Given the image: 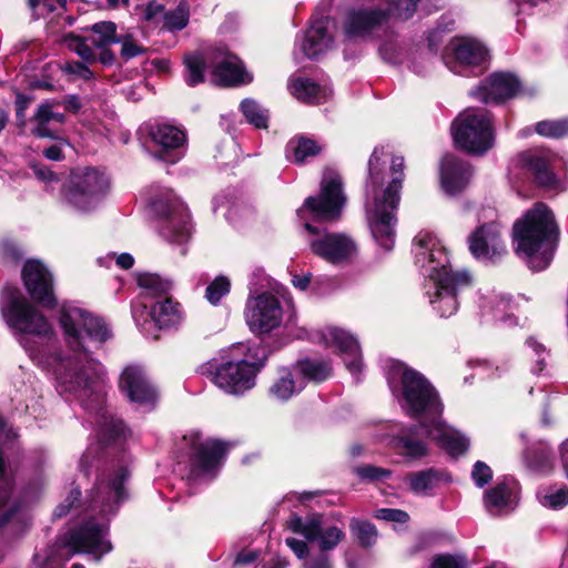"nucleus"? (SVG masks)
<instances>
[{"instance_id": "bb28decb", "label": "nucleus", "mask_w": 568, "mask_h": 568, "mask_svg": "<svg viewBox=\"0 0 568 568\" xmlns=\"http://www.w3.org/2000/svg\"><path fill=\"white\" fill-rule=\"evenodd\" d=\"M417 419L419 420V426L387 436L388 445L400 456L412 460L420 459L428 455V447L422 439V436L428 437L427 430L423 428V418Z\"/></svg>"}, {"instance_id": "7c9ffc66", "label": "nucleus", "mask_w": 568, "mask_h": 568, "mask_svg": "<svg viewBox=\"0 0 568 568\" xmlns=\"http://www.w3.org/2000/svg\"><path fill=\"white\" fill-rule=\"evenodd\" d=\"M322 151V145L315 140L297 136L288 141L286 145V158L288 161L302 164L310 158L317 155Z\"/></svg>"}, {"instance_id": "9b49d317", "label": "nucleus", "mask_w": 568, "mask_h": 568, "mask_svg": "<svg viewBox=\"0 0 568 568\" xmlns=\"http://www.w3.org/2000/svg\"><path fill=\"white\" fill-rule=\"evenodd\" d=\"M489 54L486 45L473 37H456L449 41L445 49V64L456 74L469 75L480 72L488 61Z\"/></svg>"}, {"instance_id": "20e7f679", "label": "nucleus", "mask_w": 568, "mask_h": 568, "mask_svg": "<svg viewBox=\"0 0 568 568\" xmlns=\"http://www.w3.org/2000/svg\"><path fill=\"white\" fill-rule=\"evenodd\" d=\"M346 197L343 192L341 176L328 171L321 183L317 196H310L297 210V216L305 221V230L313 236L308 240L312 253L329 264L345 265L351 263L355 252L353 236L343 232H323L313 226L308 220L333 222L341 217Z\"/></svg>"}, {"instance_id": "8fccbe9b", "label": "nucleus", "mask_w": 568, "mask_h": 568, "mask_svg": "<svg viewBox=\"0 0 568 568\" xmlns=\"http://www.w3.org/2000/svg\"><path fill=\"white\" fill-rule=\"evenodd\" d=\"M116 43L121 44L120 55L123 60H130L145 52V48L138 43L131 34L119 36Z\"/></svg>"}, {"instance_id": "e2e57ef3", "label": "nucleus", "mask_w": 568, "mask_h": 568, "mask_svg": "<svg viewBox=\"0 0 568 568\" xmlns=\"http://www.w3.org/2000/svg\"><path fill=\"white\" fill-rule=\"evenodd\" d=\"M559 456L561 467L564 469L565 476L568 479V438L565 439L559 446Z\"/></svg>"}, {"instance_id": "13d9d810", "label": "nucleus", "mask_w": 568, "mask_h": 568, "mask_svg": "<svg viewBox=\"0 0 568 568\" xmlns=\"http://www.w3.org/2000/svg\"><path fill=\"white\" fill-rule=\"evenodd\" d=\"M286 545L301 559L304 558L307 555V552H308L307 545L303 540H298V539H295V538H287L286 539Z\"/></svg>"}, {"instance_id": "a19ab883", "label": "nucleus", "mask_w": 568, "mask_h": 568, "mask_svg": "<svg viewBox=\"0 0 568 568\" xmlns=\"http://www.w3.org/2000/svg\"><path fill=\"white\" fill-rule=\"evenodd\" d=\"M189 6L182 1L173 11L163 12L162 28L169 31L182 30L189 22Z\"/></svg>"}, {"instance_id": "a878e982", "label": "nucleus", "mask_w": 568, "mask_h": 568, "mask_svg": "<svg viewBox=\"0 0 568 568\" xmlns=\"http://www.w3.org/2000/svg\"><path fill=\"white\" fill-rule=\"evenodd\" d=\"M120 388L128 398L139 405H153L156 392L146 378L144 372L138 366L126 367L120 379Z\"/></svg>"}, {"instance_id": "0eeeda50", "label": "nucleus", "mask_w": 568, "mask_h": 568, "mask_svg": "<svg viewBox=\"0 0 568 568\" xmlns=\"http://www.w3.org/2000/svg\"><path fill=\"white\" fill-rule=\"evenodd\" d=\"M184 63L187 70L186 82L192 87L203 82L206 67L212 69L213 81L220 85H236L251 81L237 57L225 49L186 54Z\"/></svg>"}, {"instance_id": "c85d7f7f", "label": "nucleus", "mask_w": 568, "mask_h": 568, "mask_svg": "<svg viewBox=\"0 0 568 568\" xmlns=\"http://www.w3.org/2000/svg\"><path fill=\"white\" fill-rule=\"evenodd\" d=\"M471 176L470 166L455 158L445 155L440 165V182L443 190L448 194L462 192Z\"/></svg>"}, {"instance_id": "864d4df0", "label": "nucleus", "mask_w": 568, "mask_h": 568, "mask_svg": "<svg viewBox=\"0 0 568 568\" xmlns=\"http://www.w3.org/2000/svg\"><path fill=\"white\" fill-rule=\"evenodd\" d=\"M432 568H467V561L462 556L442 555L434 559Z\"/></svg>"}, {"instance_id": "7ed1b4c3", "label": "nucleus", "mask_w": 568, "mask_h": 568, "mask_svg": "<svg viewBox=\"0 0 568 568\" xmlns=\"http://www.w3.org/2000/svg\"><path fill=\"white\" fill-rule=\"evenodd\" d=\"M404 158L389 145L376 146L368 160L365 211L371 233L379 246L390 251L396 237V210L405 178Z\"/></svg>"}, {"instance_id": "a211bd4d", "label": "nucleus", "mask_w": 568, "mask_h": 568, "mask_svg": "<svg viewBox=\"0 0 568 568\" xmlns=\"http://www.w3.org/2000/svg\"><path fill=\"white\" fill-rule=\"evenodd\" d=\"M22 280L31 298L43 307H53L55 296L53 293L52 275L39 261H28L22 270Z\"/></svg>"}, {"instance_id": "680f3d73", "label": "nucleus", "mask_w": 568, "mask_h": 568, "mask_svg": "<svg viewBox=\"0 0 568 568\" xmlns=\"http://www.w3.org/2000/svg\"><path fill=\"white\" fill-rule=\"evenodd\" d=\"M311 278H312L311 273H306V274H302V275L295 274L292 277V284L296 288L304 291L308 287L310 283H311Z\"/></svg>"}, {"instance_id": "bf43d9fd", "label": "nucleus", "mask_w": 568, "mask_h": 568, "mask_svg": "<svg viewBox=\"0 0 568 568\" xmlns=\"http://www.w3.org/2000/svg\"><path fill=\"white\" fill-rule=\"evenodd\" d=\"M32 171H33L34 175L41 181L50 182L55 179L54 173L52 171H50L48 168H45L44 165L33 164Z\"/></svg>"}, {"instance_id": "58836bf2", "label": "nucleus", "mask_w": 568, "mask_h": 568, "mask_svg": "<svg viewBox=\"0 0 568 568\" xmlns=\"http://www.w3.org/2000/svg\"><path fill=\"white\" fill-rule=\"evenodd\" d=\"M300 373L312 382H323L331 375V366L327 362L318 359H304L298 362Z\"/></svg>"}, {"instance_id": "393cba45", "label": "nucleus", "mask_w": 568, "mask_h": 568, "mask_svg": "<svg viewBox=\"0 0 568 568\" xmlns=\"http://www.w3.org/2000/svg\"><path fill=\"white\" fill-rule=\"evenodd\" d=\"M469 251L478 260L494 261L506 253L497 224H487L469 236Z\"/></svg>"}, {"instance_id": "49530a36", "label": "nucleus", "mask_w": 568, "mask_h": 568, "mask_svg": "<svg viewBox=\"0 0 568 568\" xmlns=\"http://www.w3.org/2000/svg\"><path fill=\"white\" fill-rule=\"evenodd\" d=\"M536 132L547 138H561L568 133V120L538 122L536 124Z\"/></svg>"}, {"instance_id": "423d86ee", "label": "nucleus", "mask_w": 568, "mask_h": 568, "mask_svg": "<svg viewBox=\"0 0 568 568\" xmlns=\"http://www.w3.org/2000/svg\"><path fill=\"white\" fill-rule=\"evenodd\" d=\"M556 240L554 214L542 203L536 204L514 224L516 252L532 271H541L550 264Z\"/></svg>"}, {"instance_id": "774afa93", "label": "nucleus", "mask_w": 568, "mask_h": 568, "mask_svg": "<svg viewBox=\"0 0 568 568\" xmlns=\"http://www.w3.org/2000/svg\"><path fill=\"white\" fill-rule=\"evenodd\" d=\"M304 568H332L326 557L321 556L305 562Z\"/></svg>"}, {"instance_id": "cd10ccee", "label": "nucleus", "mask_w": 568, "mask_h": 568, "mask_svg": "<svg viewBox=\"0 0 568 568\" xmlns=\"http://www.w3.org/2000/svg\"><path fill=\"white\" fill-rule=\"evenodd\" d=\"M519 162L531 171L538 182L547 189L564 190L561 181L552 173L549 155L540 150H529L519 154Z\"/></svg>"}, {"instance_id": "2eb2a0df", "label": "nucleus", "mask_w": 568, "mask_h": 568, "mask_svg": "<svg viewBox=\"0 0 568 568\" xmlns=\"http://www.w3.org/2000/svg\"><path fill=\"white\" fill-rule=\"evenodd\" d=\"M245 321L254 334H268L283 322L280 300L271 293L252 296L245 305Z\"/></svg>"}, {"instance_id": "f3484780", "label": "nucleus", "mask_w": 568, "mask_h": 568, "mask_svg": "<svg viewBox=\"0 0 568 568\" xmlns=\"http://www.w3.org/2000/svg\"><path fill=\"white\" fill-rule=\"evenodd\" d=\"M153 210L160 216H171L164 234L169 241L184 243L191 235V224L186 210L171 191L151 202Z\"/></svg>"}, {"instance_id": "4c0bfd02", "label": "nucleus", "mask_w": 568, "mask_h": 568, "mask_svg": "<svg viewBox=\"0 0 568 568\" xmlns=\"http://www.w3.org/2000/svg\"><path fill=\"white\" fill-rule=\"evenodd\" d=\"M300 389L301 386L296 385L292 373L287 369H282L270 387V395L276 400H287Z\"/></svg>"}, {"instance_id": "f257e3e1", "label": "nucleus", "mask_w": 568, "mask_h": 568, "mask_svg": "<svg viewBox=\"0 0 568 568\" xmlns=\"http://www.w3.org/2000/svg\"><path fill=\"white\" fill-rule=\"evenodd\" d=\"M61 326L73 352L72 356L44 358L33 352L23 339L21 344L39 365L52 366L59 387L63 392L77 393L87 389L93 378L99 375V365L93 362L87 351L85 343H103L110 336L105 324L99 317L75 306H64L60 316Z\"/></svg>"}, {"instance_id": "6e6d98bb", "label": "nucleus", "mask_w": 568, "mask_h": 568, "mask_svg": "<svg viewBox=\"0 0 568 568\" xmlns=\"http://www.w3.org/2000/svg\"><path fill=\"white\" fill-rule=\"evenodd\" d=\"M29 7L34 11L36 16L44 17L45 13L52 12L57 9L51 0H28Z\"/></svg>"}, {"instance_id": "5fc2aeb1", "label": "nucleus", "mask_w": 568, "mask_h": 568, "mask_svg": "<svg viewBox=\"0 0 568 568\" xmlns=\"http://www.w3.org/2000/svg\"><path fill=\"white\" fill-rule=\"evenodd\" d=\"M471 478L478 487H483L493 478V471L484 462H477L473 467Z\"/></svg>"}, {"instance_id": "3c124183", "label": "nucleus", "mask_w": 568, "mask_h": 568, "mask_svg": "<svg viewBox=\"0 0 568 568\" xmlns=\"http://www.w3.org/2000/svg\"><path fill=\"white\" fill-rule=\"evenodd\" d=\"M389 474L388 470L372 465L357 466V480L362 481H379L387 478Z\"/></svg>"}, {"instance_id": "b1692460", "label": "nucleus", "mask_w": 568, "mask_h": 568, "mask_svg": "<svg viewBox=\"0 0 568 568\" xmlns=\"http://www.w3.org/2000/svg\"><path fill=\"white\" fill-rule=\"evenodd\" d=\"M128 477V470L121 466L112 474H103L95 487L93 494V503L102 506V511L112 513L114 506L118 505L125 496L124 481Z\"/></svg>"}, {"instance_id": "39448f33", "label": "nucleus", "mask_w": 568, "mask_h": 568, "mask_svg": "<svg viewBox=\"0 0 568 568\" xmlns=\"http://www.w3.org/2000/svg\"><path fill=\"white\" fill-rule=\"evenodd\" d=\"M415 264L425 276V293L433 308L449 317L458 310L457 294L470 284L466 271H452L449 257L439 240L429 231H420L414 239Z\"/></svg>"}, {"instance_id": "f704fd0d", "label": "nucleus", "mask_w": 568, "mask_h": 568, "mask_svg": "<svg viewBox=\"0 0 568 568\" xmlns=\"http://www.w3.org/2000/svg\"><path fill=\"white\" fill-rule=\"evenodd\" d=\"M323 343L341 355H351L355 339L353 335L339 327H327L321 333Z\"/></svg>"}, {"instance_id": "e433bc0d", "label": "nucleus", "mask_w": 568, "mask_h": 568, "mask_svg": "<svg viewBox=\"0 0 568 568\" xmlns=\"http://www.w3.org/2000/svg\"><path fill=\"white\" fill-rule=\"evenodd\" d=\"M151 138L163 150L178 149L183 145L185 134L176 126L169 124L156 125L151 131Z\"/></svg>"}, {"instance_id": "a18cd8bd", "label": "nucleus", "mask_w": 568, "mask_h": 568, "mask_svg": "<svg viewBox=\"0 0 568 568\" xmlns=\"http://www.w3.org/2000/svg\"><path fill=\"white\" fill-rule=\"evenodd\" d=\"M135 10L143 21L153 23L156 27L162 26L164 7L155 0L140 4Z\"/></svg>"}, {"instance_id": "dca6fc26", "label": "nucleus", "mask_w": 568, "mask_h": 568, "mask_svg": "<svg viewBox=\"0 0 568 568\" xmlns=\"http://www.w3.org/2000/svg\"><path fill=\"white\" fill-rule=\"evenodd\" d=\"M118 38L115 23L101 21L90 28V34L88 37L81 38L70 33L65 36L64 42L68 48L74 51L83 61L94 62L97 54L93 48L103 49L111 43H116Z\"/></svg>"}, {"instance_id": "79ce46f5", "label": "nucleus", "mask_w": 568, "mask_h": 568, "mask_svg": "<svg viewBox=\"0 0 568 568\" xmlns=\"http://www.w3.org/2000/svg\"><path fill=\"white\" fill-rule=\"evenodd\" d=\"M526 352L527 356L531 361H535V365L531 367V372L534 374L542 373L549 357V351L546 348V346L538 342L536 338L529 337L526 341Z\"/></svg>"}, {"instance_id": "de8ad7c7", "label": "nucleus", "mask_w": 568, "mask_h": 568, "mask_svg": "<svg viewBox=\"0 0 568 568\" xmlns=\"http://www.w3.org/2000/svg\"><path fill=\"white\" fill-rule=\"evenodd\" d=\"M231 288V282L225 276H217L207 287L205 296L211 304H217Z\"/></svg>"}, {"instance_id": "c756f323", "label": "nucleus", "mask_w": 568, "mask_h": 568, "mask_svg": "<svg viewBox=\"0 0 568 568\" xmlns=\"http://www.w3.org/2000/svg\"><path fill=\"white\" fill-rule=\"evenodd\" d=\"M290 93L298 101L310 104H320L331 97V90L311 79L293 77L287 83Z\"/></svg>"}, {"instance_id": "473e14b6", "label": "nucleus", "mask_w": 568, "mask_h": 568, "mask_svg": "<svg viewBox=\"0 0 568 568\" xmlns=\"http://www.w3.org/2000/svg\"><path fill=\"white\" fill-rule=\"evenodd\" d=\"M336 12L343 41L353 43L355 40V0H338Z\"/></svg>"}, {"instance_id": "f8f14e48", "label": "nucleus", "mask_w": 568, "mask_h": 568, "mask_svg": "<svg viewBox=\"0 0 568 568\" xmlns=\"http://www.w3.org/2000/svg\"><path fill=\"white\" fill-rule=\"evenodd\" d=\"M2 314L7 324L19 333L44 338L52 334L48 320L18 293L10 295Z\"/></svg>"}, {"instance_id": "72a5a7b5", "label": "nucleus", "mask_w": 568, "mask_h": 568, "mask_svg": "<svg viewBox=\"0 0 568 568\" xmlns=\"http://www.w3.org/2000/svg\"><path fill=\"white\" fill-rule=\"evenodd\" d=\"M53 103L47 101L39 105L37 112L32 116V121L36 126L32 129V133L38 138H53L51 131L48 129V124L51 121L62 123L64 115L53 111Z\"/></svg>"}, {"instance_id": "9d476101", "label": "nucleus", "mask_w": 568, "mask_h": 568, "mask_svg": "<svg viewBox=\"0 0 568 568\" xmlns=\"http://www.w3.org/2000/svg\"><path fill=\"white\" fill-rule=\"evenodd\" d=\"M109 180L103 172L93 168L78 170L71 174L64 193V201L78 211H89L106 192Z\"/></svg>"}, {"instance_id": "6ab92c4d", "label": "nucleus", "mask_w": 568, "mask_h": 568, "mask_svg": "<svg viewBox=\"0 0 568 568\" xmlns=\"http://www.w3.org/2000/svg\"><path fill=\"white\" fill-rule=\"evenodd\" d=\"M143 304L141 308H134L133 317L145 332L148 324L153 323L159 328H169L179 325L183 320V311L178 302L170 297L155 302L150 310Z\"/></svg>"}, {"instance_id": "aec40b11", "label": "nucleus", "mask_w": 568, "mask_h": 568, "mask_svg": "<svg viewBox=\"0 0 568 568\" xmlns=\"http://www.w3.org/2000/svg\"><path fill=\"white\" fill-rule=\"evenodd\" d=\"M287 527L296 534H301L311 542H317L322 550H329L343 539V531L333 525L324 524L320 517L303 520L293 516L287 521Z\"/></svg>"}, {"instance_id": "2f4dec72", "label": "nucleus", "mask_w": 568, "mask_h": 568, "mask_svg": "<svg viewBox=\"0 0 568 568\" xmlns=\"http://www.w3.org/2000/svg\"><path fill=\"white\" fill-rule=\"evenodd\" d=\"M484 504L486 509L493 515H498L510 508L513 504L511 488L506 483L497 484L485 493Z\"/></svg>"}, {"instance_id": "4d7b16f0", "label": "nucleus", "mask_w": 568, "mask_h": 568, "mask_svg": "<svg viewBox=\"0 0 568 568\" xmlns=\"http://www.w3.org/2000/svg\"><path fill=\"white\" fill-rule=\"evenodd\" d=\"M377 517L388 521L405 523L408 519V515L399 509H379Z\"/></svg>"}, {"instance_id": "0e129e2a", "label": "nucleus", "mask_w": 568, "mask_h": 568, "mask_svg": "<svg viewBox=\"0 0 568 568\" xmlns=\"http://www.w3.org/2000/svg\"><path fill=\"white\" fill-rule=\"evenodd\" d=\"M79 496H80V491H79L78 489L72 490V491L70 493V496H69V497H68V499H67V500H68V503H69V504H68V506H64V505L59 506V507L57 508V510L54 511V515H55L57 517H61L62 515H64V514L69 510V508H70V506L72 505V503H74L75 500H78Z\"/></svg>"}, {"instance_id": "412c9836", "label": "nucleus", "mask_w": 568, "mask_h": 568, "mask_svg": "<svg viewBox=\"0 0 568 568\" xmlns=\"http://www.w3.org/2000/svg\"><path fill=\"white\" fill-rule=\"evenodd\" d=\"M328 19L318 18L312 21L310 28L296 44L294 52L297 61L306 59H318L331 50L333 37L328 32Z\"/></svg>"}, {"instance_id": "c03bdc74", "label": "nucleus", "mask_w": 568, "mask_h": 568, "mask_svg": "<svg viewBox=\"0 0 568 568\" xmlns=\"http://www.w3.org/2000/svg\"><path fill=\"white\" fill-rule=\"evenodd\" d=\"M139 285L145 291L146 295L160 296L166 294L172 283L169 280L162 278L156 274H142L139 276Z\"/></svg>"}, {"instance_id": "c9c22d12", "label": "nucleus", "mask_w": 568, "mask_h": 568, "mask_svg": "<svg viewBox=\"0 0 568 568\" xmlns=\"http://www.w3.org/2000/svg\"><path fill=\"white\" fill-rule=\"evenodd\" d=\"M444 474L433 468L410 473L405 477L409 489L418 495L427 494L442 480Z\"/></svg>"}, {"instance_id": "ddd939ff", "label": "nucleus", "mask_w": 568, "mask_h": 568, "mask_svg": "<svg viewBox=\"0 0 568 568\" xmlns=\"http://www.w3.org/2000/svg\"><path fill=\"white\" fill-rule=\"evenodd\" d=\"M246 354L245 358L233 359L219 365L213 374V383L231 395L243 394L255 385L256 374L262 365Z\"/></svg>"}, {"instance_id": "5701e85b", "label": "nucleus", "mask_w": 568, "mask_h": 568, "mask_svg": "<svg viewBox=\"0 0 568 568\" xmlns=\"http://www.w3.org/2000/svg\"><path fill=\"white\" fill-rule=\"evenodd\" d=\"M520 82L508 72H496L483 84L471 91V94L485 103H500L517 95Z\"/></svg>"}, {"instance_id": "1a4fd4ad", "label": "nucleus", "mask_w": 568, "mask_h": 568, "mask_svg": "<svg viewBox=\"0 0 568 568\" xmlns=\"http://www.w3.org/2000/svg\"><path fill=\"white\" fill-rule=\"evenodd\" d=\"M419 0H385V8L378 4L375 8L357 11V37L386 34L392 20H408L416 11Z\"/></svg>"}, {"instance_id": "338daca9", "label": "nucleus", "mask_w": 568, "mask_h": 568, "mask_svg": "<svg viewBox=\"0 0 568 568\" xmlns=\"http://www.w3.org/2000/svg\"><path fill=\"white\" fill-rule=\"evenodd\" d=\"M257 558V554L255 551H246L237 555L234 564L235 565H248L255 561Z\"/></svg>"}, {"instance_id": "4be33fe9", "label": "nucleus", "mask_w": 568, "mask_h": 568, "mask_svg": "<svg viewBox=\"0 0 568 568\" xmlns=\"http://www.w3.org/2000/svg\"><path fill=\"white\" fill-rule=\"evenodd\" d=\"M184 440L190 445L194 456V465L202 474L214 473L227 450L226 445L221 440H203L197 432L185 435Z\"/></svg>"}, {"instance_id": "ea45409f", "label": "nucleus", "mask_w": 568, "mask_h": 568, "mask_svg": "<svg viewBox=\"0 0 568 568\" xmlns=\"http://www.w3.org/2000/svg\"><path fill=\"white\" fill-rule=\"evenodd\" d=\"M537 496L540 504L547 508L559 509L568 504V488L564 485L542 488Z\"/></svg>"}, {"instance_id": "6e6552de", "label": "nucleus", "mask_w": 568, "mask_h": 568, "mask_svg": "<svg viewBox=\"0 0 568 568\" xmlns=\"http://www.w3.org/2000/svg\"><path fill=\"white\" fill-rule=\"evenodd\" d=\"M452 130L456 145L467 153L480 155L493 146L491 120L484 109H466L456 118Z\"/></svg>"}, {"instance_id": "603ef678", "label": "nucleus", "mask_w": 568, "mask_h": 568, "mask_svg": "<svg viewBox=\"0 0 568 568\" xmlns=\"http://www.w3.org/2000/svg\"><path fill=\"white\" fill-rule=\"evenodd\" d=\"M63 73L71 77V80L83 79L89 80L92 78L93 72L82 62L67 61L61 65Z\"/></svg>"}, {"instance_id": "09e8293b", "label": "nucleus", "mask_w": 568, "mask_h": 568, "mask_svg": "<svg viewBox=\"0 0 568 568\" xmlns=\"http://www.w3.org/2000/svg\"><path fill=\"white\" fill-rule=\"evenodd\" d=\"M378 532L374 525L367 521L357 523V547L369 548L377 542Z\"/></svg>"}, {"instance_id": "37998d69", "label": "nucleus", "mask_w": 568, "mask_h": 568, "mask_svg": "<svg viewBox=\"0 0 568 568\" xmlns=\"http://www.w3.org/2000/svg\"><path fill=\"white\" fill-rule=\"evenodd\" d=\"M241 110L248 123L257 129L267 128L268 113L256 101L246 99L241 103Z\"/></svg>"}, {"instance_id": "f03ea898", "label": "nucleus", "mask_w": 568, "mask_h": 568, "mask_svg": "<svg viewBox=\"0 0 568 568\" xmlns=\"http://www.w3.org/2000/svg\"><path fill=\"white\" fill-rule=\"evenodd\" d=\"M386 377L393 395L402 409L413 418H423L427 436L453 456L464 454L469 439L442 420L443 403L432 384L406 364L390 359Z\"/></svg>"}, {"instance_id": "052dcab7", "label": "nucleus", "mask_w": 568, "mask_h": 568, "mask_svg": "<svg viewBox=\"0 0 568 568\" xmlns=\"http://www.w3.org/2000/svg\"><path fill=\"white\" fill-rule=\"evenodd\" d=\"M106 432L114 438L125 436V426L122 420L112 418Z\"/></svg>"}, {"instance_id": "4468645a", "label": "nucleus", "mask_w": 568, "mask_h": 568, "mask_svg": "<svg viewBox=\"0 0 568 568\" xmlns=\"http://www.w3.org/2000/svg\"><path fill=\"white\" fill-rule=\"evenodd\" d=\"M108 530L106 524L89 519L70 534L68 545L61 551L65 554L67 559L73 554L83 552L92 555L99 560L112 550V545L108 539Z\"/></svg>"}, {"instance_id": "69168bd1", "label": "nucleus", "mask_w": 568, "mask_h": 568, "mask_svg": "<svg viewBox=\"0 0 568 568\" xmlns=\"http://www.w3.org/2000/svg\"><path fill=\"white\" fill-rule=\"evenodd\" d=\"M509 306H510V303L508 300L500 298L496 305L494 316L497 320L506 321L505 312L509 308Z\"/></svg>"}]
</instances>
